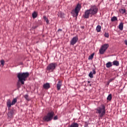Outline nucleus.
<instances>
[{
	"label": "nucleus",
	"instance_id": "obj_1",
	"mask_svg": "<svg viewBox=\"0 0 127 127\" xmlns=\"http://www.w3.org/2000/svg\"><path fill=\"white\" fill-rule=\"evenodd\" d=\"M98 8H97V6L94 5L93 6H91V7L88 10H86L84 14L83 15L84 18L88 19L89 18V15L93 16V15H95L98 13Z\"/></svg>",
	"mask_w": 127,
	"mask_h": 127
},
{
	"label": "nucleus",
	"instance_id": "obj_2",
	"mask_svg": "<svg viewBox=\"0 0 127 127\" xmlns=\"http://www.w3.org/2000/svg\"><path fill=\"white\" fill-rule=\"evenodd\" d=\"M96 114H98L99 118L102 119V118L106 115V106L102 104L100 107H97L95 109Z\"/></svg>",
	"mask_w": 127,
	"mask_h": 127
},
{
	"label": "nucleus",
	"instance_id": "obj_3",
	"mask_svg": "<svg viewBox=\"0 0 127 127\" xmlns=\"http://www.w3.org/2000/svg\"><path fill=\"white\" fill-rule=\"evenodd\" d=\"M29 76V72H18L17 77L19 81L22 84H24V81L26 80V78Z\"/></svg>",
	"mask_w": 127,
	"mask_h": 127
},
{
	"label": "nucleus",
	"instance_id": "obj_4",
	"mask_svg": "<svg viewBox=\"0 0 127 127\" xmlns=\"http://www.w3.org/2000/svg\"><path fill=\"white\" fill-rule=\"evenodd\" d=\"M54 116H55L54 112L53 111L49 112V113H48L46 116H45L43 118V121L44 122H51Z\"/></svg>",
	"mask_w": 127,
	"mask_h": 127
},
{
	"label": "nucleus",
	"instance_id": "obj_5",
	"mask_svg": "<svg viewBox=\"0 0 127 127\" xmlns=\"http://www.w3.org/2000/svg\"><path fill=\"white\" fill-rule=\"evenodd\" d=\"M81 8V5L80 4H77L75 8L71 11V13H73L74 17L77 18V16H78L79 12H80Z\"/></svg>",
	"mask_w": 127,
	"mask_h": 127
},
{
	"label": "nucleus",
	"instance_id": "obj_6",
	"mask_svg": "<svg viewBox=\"0 0 127 127\" xmlns=\"http://www.w3.org/2000/svg\"><path fill=\"white\" fill-rule=\"evenodd\" d=\"M57 65V64H56V63H51V64H49L47 67V70H49V71H53L54 69H55Z\"/></svg>",
	"mask_w": 127,
	"mask_h": 127
},
{
	"label": "nucleus",
	"instance_id": "obj_7",
	"mask_svg": "<svg viewBox=\"0 0 127 127\" xmlns=\"http://www.w3.org/2000/svg\"><path fill=\"white\" fill-rule=\"evenodd\" d=\"M109 44H104L102 46L99 50V53L101 55H103L106 52V50H107L108 48H109Z\"/></svg>",
	"mask_w": 127,
	"mask_h": 127
},
{
	"label": "nucleus",
	"instance_id": "obj_8",
	"mask_svg": "<svg viewBox=\"0 0 127 127\" xmlns=\"http://www.w3.org/2000/svg\"><path fill=\"white\" fill-rule=\"evenodd\" d=\"M78 40V36H75V37H73L72 39H71L70 41V45H72V46H74L75 44H76Z\"/></svg>",
	"mask_w": 127,
	"mask_h": 127
},
{
	"label": "nucleus",
	"instance_id": "obj_9",
	"mask_svg": "<svg viewBox=\"0 0 127 127\" xmlns=\"http://www.w3.org/2000/svg\"><path fill=\"white\" fill-rule=\"evenodd\" d=\"M6 106L8 108V110L10 111L12 106V102H11L10 99H7L6 101Z\"/></svg>",
	"mask_w": 127,
	"mask_h": 127
},
{
	"label": "nucleus",
	"instance_id": "obj_10",
	"mask_svg": "<svg viewBox=\"0 0 127 127\" xmlns=\"http://www.w3.org/2000/svg\"><path fill=\"white\" fill-rule=\"evenodd\" d=\"M43 87L45 89H49L51 87L50 83L49 82H46L43 85Z\"/></svg>",
	"mask_w": 127,
	"mask_h": 127
},
{
	"label": "nucleus",
	"instance_id": "obj_11",
	"mask_svg": "<svg viewBox=\"0 0 127 127\" xmlns=\"http://www.w3.org/2000/svg\"><path fill=\"white\" fill-rule=\"evenodd\" d=\"M62 80H59L57 83V89L58 90H60L61 86H62Z\"/></svg>",
	"mask_w": 127,
	"mask_h": 127
},
{
	"label": "nucleus",
	"instance_id": "obj_12",
	"mask_svg": "<svg viewBox=\"0 0 127 127\" xmlns=\"http://www.w3.org/2000/svg\"><path fill=\"white\" fill-rule=\"evenodd\" d=\"M8 118H12L14 116V111L11 110L7 114Z\"/></svg>",
	"mask_w": 127,
	"mask_h": 127
},
{
	"label": "nucleus",
	"instance_id": "obj_13",
	"mask_svg": "<svg viewBox=\"0 0 127 127\" xmlns=\"http://www.w3.org/2000/svg\"><path fill=\"white\" fill-rule=\"evenodd\" d=\"M95 73H96V70L95 69V68H93L92 71H90V72L89 74V75L90 77H93V74H95Z\"/></svg>",
	"mask_w": 127,
	"mask_h": 127
},
{
	"label": "nucleus",
	"instance_id": "obj_14",
	"mask_svg": "<svg viewBox=\"0 0 127 127\" xmlns=\"http://www.w3.org/2000/svg\"><path fill=\"white\" fill-rule=\"evenodd\" d=\"M111 66H113V63L112 62H108L106 64V67L109 68L111 67Z\"/></svg>",
	"mask_w": 127,
	"mask_h": 127
},
{
	"label": "nucleus",
	"instance_id": "obj_15",
	"mask_svg": "<svg viewBox=\"0 0 127 127\" xmlns=\"http://www.w3.org/2000/svg\"><path fill=\"white\" fill-rule=\"evenodd\" d=\"M79 127L78 124H77L76 123H73L72 124H71V125L69 127Z\"/></svg>",
	"mask_w": 127,
	"mask_h": 127
},
{
	"label": "nucleus",
	"instance_id": "obj_16",
	"mask_svg": "<svg viewBox=\"0 0 127 127\" xmlns=\"http://www.w3.org/2000/svg\"><path fill=\"white\" fill-rule=\"evenodd\" d=\"M17 102V98H13L11 102V106H13V105H15Z\"/></svg>",
	"mask_w": 127,
	"mask_h": 127
},
{
	"label": "nucleus",
	"instance_id": "obj_17",
	"mask_svg": "<svg viewBox=\"0 0 127 127\" xmlns=\"http://www.w3.org/2000/svg\"><path fill=\"white\" fill-rule=\"evenodd\" d=\"M119 28L120 30H123L124 29V23H120L119 26Z\"/></svg>",
	"mask_w": 127,
	"mask_h": 127
},
{
	"label": "nucleus",
	"instance_id": "obj_18",
	"mask_svg": "<svg viewBox=\"0 0 127 127\" xmlns=\"http://www.w3.org/2000/svg\"><path fill=\"white\" fill-rule=\"evenodd\" d=\"M113 63L114 65H116L117 66H118L120 64L119 62L118 61H114Z\"/></svg>",
	"mask_w": 127,
	"mask_h": 127
},
{
	"label": "nucleus",
	"instance_id": "obj_19",
	"mask_svg": "<svg viewBox=\"0 0 127 127\" xmlns=\"http://www.w3.org/2000/svg\"><path fill=\"white\" fill-rule=\"evenodd\" d=\"M101 29H102L101 26H100V25H98L96 27V31H97V32H101Z\"/></svg>",
	"mask_w": 127,
	"mask_h": 127
},
{
	"label": "nucleus",
	"instance_id": "obj_20",
	"mask_svg": "<svg viewBox=\"0 0 127 127\" xmlns=\"http://www.w3.org/2000/svg\"><path fill=\"white\" fill-rule=\"evenodd\" d=\"M95 55V53H93L90 55V56H89L88 57V60H92L94 58V56Z\"/></svg>",
	"mask_w": 127,
	"mask_h": 127
},
{
	"label": "nucleus",
	"instance_id": "obj_21",
	"mask_svg": "<svg viewBox=\"0 0 127 127\" xmlns=\"http://www.w3.org/2000/svg\"><path fill=\"white\" fill-rule=\"evenodd\" d=\"M119 11L122 14H124V13H126V9H120Z\"/></svg>",
	"mask_w": 127,
	"mask_h": 127
},
{
	"label": "nucleus",
	"instance_id": "obj_22",
	"mask_svg": "<svg viewBox=\"0 0 127 127\" xmlns=\"http://www.w3.org/2000/svg\"><path fill=\"white\" fill-rule=\"evenodd\" d=\"M117 20H118L117 17H116L115 16L114 17H112V18H111L112 22H114L115 21H117Z\"/></svg>",
	"mask_w": 127,
	"mask_h": 127
},
{
	"label": "nucleus",
	"instance_id": "obj_23",
	"mask_svg": "<svg viewBox=\"0 0 127 127\" xmlns=\"http://www.w3.org/2000/svg\"><path fill=\"white\" fill-rule=\"evenodd\" d=\"M112 99V94H109L108 96L107 97L108 101H111Z\"/></svg>",
	"mask_w": 127,
	"mask_h": 127
},
{
	"label": "nucleus",
	"instance_id": "obj_24",
	"mask_svg": "<svg viewBox=\"0 0 127 127\" xmlns=\"http://www.w3.org/2000/svg\"><path fill=\"white\" fill-rule=\"evenodd\" d=\"M37 13L36 12H34V13H33L32 14V16L33 18H36V17L37 16Z\"/></svg>",
	"mask_w": 127,
	"mask_h": 127
},
{
	"label": "nucleus",
	"instance_id": "obj_25",
	"mask_svg": "<svg viewBox=\"0 0 127 127\" xmlns=\"http://www.w3.org/2000/svg\"><path fill=\"white\" fill-rule=\"evenodd\" d=\"M44 19L45 21H46L47 24H49V20H48V18H47L46 16H44Z\"/></svg>",
	"mask_w": 127,
	"mask_h": 127
},
{
	"label": "nucleus",
	"instance_id": "obj_26",
	"mask_svg": "<svg viewBox=\"0 0 127 127\" xmlns=\"http://www.w3.org/2000/svg\"><path fill=\"white\" fill-rule=\"evenodd\" d=\"M24 98L27 100V101H29V97L28 96V94H25L24 95Z\"/></svg>",
	"mask_w": 127,
	"mask_h": 127
},
{
	"label": "nucleus",
	"instance_id": "obj_27",
	"mask_svg": "<svg viewBox=\"0 0 127 127\" xmlns=\"http://www.w3.org/2000/svg\"><path fill=\"white\" fill-rule=\"evenodd\" d=\"M105 37H106V38H109V37L110 36V35L109 34V33H107L106 32L104 34Z\"/></svg>",
	"mask_w": 127,
	"mask_h": 127
},
{
	"label": "nucleus",
	"instance_id": "obj_28",
	"mask_svg": "<svg viewBox=\"0 0 127 127\" xmlns=\"http://www.w3.org/2000/svg\"><path fill=\"white\" fill-rule=\"evenodd\" d=\"M17 87L18 88H19L21 85L20 82H19V81H18L17 83Z\"/></svg>",
	"mask_w": 127,
	"mask_h": 127
},
{
	"label": "nucleus",
	"instance_id": "obj_29",
	"mask_svg": "<svg viewBox=\"0 0 127 127\" xmlns=\"http://www.w3.org/2000/svg\"><path fill=\"white\" fill-rule=\"evenodd\" d=\"M115 78H116V77H112V78H110V79H109L110 82H111L112 81H113V80H114Z\"/></svg>",
	"mask_w": 127,
	"mask_h": 127
},
{
	"label": "nucleus",
	"instance_id": "obj_30",
	"mask_svg": "<svg viewBox=\"0 0 127 127\" xmlns=\"http://www.w3.org/2000/svg\"><path fill=\"white\" fill-rule=\"evenodd\" d=\"M0 63H1V64L3 65L4 64L5 62H4V60H1Z\"/></svg>",
	"mask_w": 127,
	"mask_h": 127
},
{
	"label": "nucleus",
	"instance_id": "obj_31",
	"mask_svg": "<svg viewBox=\"0 0 127 127\" xmlns=\"http://www.w3.org/2000/svg\"><path fill=\"white\" fill-rule=\"evenodd\" d=\"M54 121H56V120H58V116H56L55 117H54Z\"/></svg>",
	"mask_w": 127,
	"mask_h": 127
},
{
	"label": "nucleus",
	"instance_id": "obj_32",
	"mask_svg": "<svg viewBox=\"0 0 127 127\" xmlns=\"http://www.w3.org/2000/svg\"><path fill=\"white\" fill-rule=\"evenodd\" d=\"M110 79L108 80V81H107V84H108V85H109V84H110Z\"/></svg>",
	"mask_w": 127,
	"mask_h": 127
},
{
	"label": "nucleus",
	"instance_id": "obj_33",
	"mask_svg": "<svg viewBox=\"0 0 127 127\" xmlns=\"http://www.w3.org/2000/svg\"><path fill=\"white\" fill-rule=\"evenodd\" d=\"M125 43L126 45H127V40H126L125 41Z\"/></svg>",
	"mask_w": 127,
	"mask_h": 127
},
{
	"label": "nucleus",
	"instance_id": "obj_34",
	"mask_svg": "<svg viewBox=\"0 0 127 127\" xmlns=\"http://www.w3.org/2000/svg\"><path fill=\"white\" fill-rule=\"evenodd\" d=\"M62 31V29H59L58 32H60V31Z\"/></svg>",
	"mask_w": 127,
	"mask_h": 127
},
{
	"label": "nucleus",
	"instance_id": "obj_35",
	"mask_svg": "<svg viewBox=\"0 0 127 127\" xmlns=\"http://www.w3.org/2000/svg\"><path fill=\"white\" fill-rule=\"evenodd\" d=\"M88 83H90V82H91V81H90L89 80H88Z\"/></svg>",
	"mask_w": 127,
	"mask_h": 127
},
{
	"label": "nucleus",
	"instance_id": "obj_36",
	"mask_svg": "<svg viewBox=\"0 0 127 127\" xmlns=\"http://www.w3.org/2000/svg\"><path fill=\"white\" fill-rule=\"evenodd\" d=\"M21 64H23V63H20Z\"/></svg>",
	"mask_w": 127,
	"mask_h": 127
}]
</instances>
